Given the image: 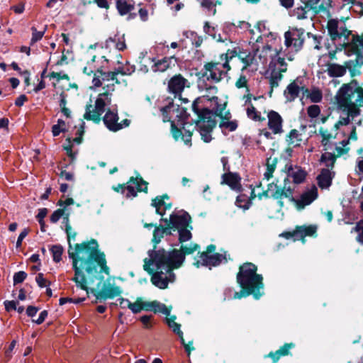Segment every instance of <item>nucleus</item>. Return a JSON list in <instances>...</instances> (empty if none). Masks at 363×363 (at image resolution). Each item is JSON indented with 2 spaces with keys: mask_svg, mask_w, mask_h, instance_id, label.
<instances>
[{
  "mask_svg": "<svg viewBox=\"0 0 363 363\" xmlns=\"http://www.w3.org/2000/svg\"><path fill=\"white\" fill-rule=\"evenodd\" d=\"M32 38L30 40V44L33 45L38 40H41L43 37V35L45 33V31H38L35 28L32 27Z\"/></svg>",
  "mask_w": 363,
  "mask_h": 363,
  "instance_id": "obj_50",
  "label": "nucleus"
},
{
  "mask_svg": "<svg viewBox=\"0 0 363 363\" xmlns=\"http://www.w3.org/2000/svg\"><path fill=\"white\" fill-rule=\"evenodd\" d=\"M71 214L70 208H67V211H65L64 216H62V223L65 225V230L67 233L68 237H69V231L71 230V226L69 223V218Z\"/></svg>",
  "mask_w": 363,
  "mask_h": 363,
  "instance_id": "obj_53",
  "label": "nucleus"
},
{
  "mask_svg": "<svg viewBox=\"0 0 363 363\" xmlns=\"http://www.w3.org/2000/svg\"><path fill=\"white\" fill-rule=\"evenodd\" d=\"M318 197V189L313 186L308 190L303 192L300 199H294V202L298 210L304 208L306 206L311 204Z\"/></svg>",
  "mask_w": 363,
  "mask_h": 363,
  "instance_id": "obj_18",
  "label": "nucleus"
},
{
  "mask_svg": "<svg viewBox=\"0 0 363 363\" xmlns=\"http://www.w3.org/2000/svg\"><path fill=\"white\" fill-rule=\"evenodd\" d=\"M320 113V108L318 105L309 106L307 108V113L311 118H317Z\"/></svg>",
  "mask_w": 363,
  "mask_h": 363,
  "instance_id": "obj_49",
  "label": "nucleus"
},
{
  "mask_svg": "<svg viewBox=\"0 0 363 363\" xmlns=\"http://www.w3.org/2000/svg\"><path fill=\"white\" fill-rule=\"evenodd\" d=\"M91 292L94 294L96 299L106 300L108 298L111 299L120 296L122 293V290L119 286L115 284L104 283L101 289H99L97 291L91 289Z\"/></svg>",
  "mask_w": 363,
  "mask_h": 363,
  "instance_id": "obj_14",
  "label": "nucleus"
},
{
  "mask_svg": "<svg viewBox=\"0 0 363 363\" xmlns=\"http://www.w3.org/2000/svg\"><path fill=\"white\" fill-rule=\"evenodd\" d=\"M101 78L103 82H110L111 83H108L104 86V89L106 88V91L99 94L95 102L94 108H93L91 104L86 105V111L84 115V118L86 120L93 121L95 123L100 122L101 116L105 111V106L111 103L110 92L114 90V84L120 83L116 77V72H101Z\"/></svg>",
  "mask_w": 363,
  "mask_h": 363,
  "instance_id": "obj_8",
  "label": "nucleus"
},
{
  "mask_svg": "<svg viewBox=\"0 0 363 363\" xmlns=\"http://www.w3.org/2000/svg\"><path fill=\"white\" fill-rule=\"evenodd\" d=\"M202 8L206 9L209 15H215L216 13V6L218 1L214 0H198Z\"/></svg>",
  "mask_w": 363,
  "mask_h": 363,
  "instance_id": "obj_39",
  "label": "nucleus"
},
{
  "mask_svg": "<svg viewBox=\"0 0 363 363\" xmlns=\"http://www.w3.org/2000/svg\"><path fill=\"white\" fill-rule=\"evenodd\" d=\"M74 203V200L72 198H68L65 201L60 200L57 203V205L61 207V208H69V206Z\"/></svg>",
  "mask_w": 363,
  "mask_h": 363,
  "instance_id": "obj_61",
  "label": "nucleus"
},
{
  "mask_svg": "<svg viewBox=\"0 0 363 363\" xmlns=\"http://www.w3.org/2000/svg\"><path fill=\"white\" fill-rule=\"evenodd\" d=\"M294 347L293 343H286L279 348L275 352H271L269 354V357L273 359V362H277L281 356L287 355L289 354V351Z\"/></svg>",
  "mask_w": 363,
  "mask_h": 363,
  "instance_id": "obj_35",
  "label": "nucleus"
},
{
  "mask_svg": "<svg viewBox=\"0 0 363 363\" xmlns=\"http://www.w3.org/2000/svg\"><path fill=\"white\" fill-rule=\"evenodd\" d=\"M225 257L220 253H214L208 255V253H201L194 262L196 267L204 266L211 269L212 267L218 266Z\"/></svg>",
  "mask_w": 363,
  "mask_h": 363,
  "instance_id": "obj_15",
  "label": "nucleus"
},
{
  "mask_svg": "<svg viewBox=\"0 0 363 363\" xmlns=\"http://www.w3.org/2000/svg\"><path fill=\"white\" fill-rule=\"evenodd\" d=\"M283 55V48H273L266 45L262 48L259 57L262 64L270 60L269 72L270 73L269 82L272 88L277 87L283 78V73L287 70V64Z\"/></svg>",
  "mask_w": 363,
  "mask_h": 363,
  "instance_id": "obj_6",
  "label": "nucleus"
},
{
  "mask_svg": "<svg viewBox=\"0 0 363 363\" xmlns=\"http://www.w3.org/2000/svg\"><path fill=\"white\" fill-rule=\"evenodd\" d=\"M336 160L335 155L332 152H325L322 155L320 161L327 167L326 169H330L331 171L334 167Z\"/></svg>",
  "mask_w": 363,
  "mask_h": 363,
  "instance_id": "obj_38",
  "label": "nucleus"
},
{
  "mask_svg": "<svg viewBox=\"0 0 363 363\" xmlns=\"http://www.w3.org/2000/svg\"><path fill=\"white\" fill-rule=\"evenodd\" d=\"M206 94H203L201 97H198L196 99L194 100L192 108L194 111L196 113H199V112H201L203 108H200L199 107V104L202 102L203 100L206 99L207 101H216L218 100V97L216 96L217 94V88L213 86H210L206 88Z\"/></svg>",
  "mask_w": 363,
  "mask_h": 363,
  "instance_id": "obj_20",
  "label": "nucleus"
},
{
  "mask_svg": "<svg viewBox=\"0 0 363 363\" xmlns=\"http://www.w3.org/2000/svg\"><path fill=\"white\" fill-rule=\"evenodd\" d=\"M228 53L225 55V62H208L204 65L203 77L214 83L220 82L230 69Z\"/></svg>",
  "mask_w": 363,
  "mask_h": 363,
  "instance_id": "obj_12",
  "label": "nucleus"
},
{
  "mask_svg": "<svg viewBox=\"0 0 363 363\" xmlns=\"http://www.w3.org/2000/svg\"><path fill=\"white\" fill-rule=\"evenodd\" d=\"M65 211H67V208H59L55 211L50 216V221L53 223H57L61 218H62Z\"/></svg>",
  "mask_w": 363,
  "mask_h": 363,
  "instance_id": "obj_52",
  "label": "nucleus"
},
{
  "mask_svg": "<svg viewBox=\"0 0 363 363\" xmlns=\"http://www.w3.org/2000/svg\"><path fill=\"white\" fill-rule=\"evenodd\" d=\"M163 121L171 122V132L173 138L178 140L181 138L184 144L191 146V136L192 132L195 128H197L201 139L205 143H209L212 140L211 132L216 126V121L213 118V113L207 108H203L201 112L196 113L199 118L196 123V125L189 123H182V129H179L174 124V121H172V118H178V121H183L186 118V111L184 108H179V106H176L174 103H169L168 106H166L161 109Z\"/></svg>",
  "mask_w": 363,
  "mask_h": 363,
  "instance_id": "obj_2",
  "label": "nucleus"
},
{
  "mask_svg": "<svg viewBox=\"0 0 363 363\" xmlns=\"http://www.w3.org/2000/svg\"><path fill=\"white\" fill-rule=\"evenodd\" d=\"M35 281L38 284V285L40 287V288H43V287H45L47 286H49L50 285V282H48L43 277V274L42 273H39L36 277H35Z\"/></svg>",
  "mask_w": 363,
  "mask_h": 363,
  "instance_id": "obj_58",
  "label": "nucleus"
},
{
  "mask_svg": "<svg viewBox=\"0 0 363 363\" xmlns=\"http://www.w3.org/2000/svg\"><path fill=\"white\" fill-rule=\"evenodd\" d=\"M221 129H227L229 131H234L238 127V124L235 121H223L219 125Z\"/></svg>",
  "mask_w": 363,
  "mask_h": 363,
  "instance_id": "obj_51",
  "label": "nucleus"
},
{
  "mask_svg": "<svg viewBox=\"0 0 363 363\" xmlns=\"http://www.w3.org/2000/svg\"><path fill=\"white\" fill-rule=\"evenodd\" d=\"M235 86L238 89L245 88L247 94H249V89L247 87V79L244 75H240L235 82Z\"/></svg>",
  "mask_w": 363,
  "mask_h": 363,
  "instance_id": "obj_48",
  "label": "nucleus"
},
{
  "mask_svg": "<svg viewBox=\"0 0 363 363\" xmlns=\"http://www.w3.org/2000/svg\"><path fill=\"white\" fill-rule=\"evenodd\" d=\"M48 210L46 208H40L36 216L38 221H42L46 217Z\"/></svg>",
  "mask_w": 363,
  "mask_h": 363,
  "instance_id": "obj_64",
  "label": "nucleus"
},
{
  "mask_svg": "<svg viewBox=\"0 0 363 363\" xmlns=\"http://www.w3.org/2000/svg\"><path fill=\"white\" fill-rule=\"evenodd\" d=\"M256 196L260 199H262V197L272 196L278 201V203L281 207L284 206V203L282 201L284 198H287L293 202L294 201L293 197V190L289 186L287 187L286 183L283 188H280L276 184L272 182L268 184V187L266 191L257 192V194L255 193V189H253L252 191V197L255 198Z\"/></svg>",
  "mask_w": 363,
  "mask_h": 363,
  "instance_id": "obj_11",
  "label": "nucleus"
},
{
  "mask_svg": "<svg viewBox=\"0 0 363 363\" xmlns=\"http://www.w3.org/2000/svg\"><path fill=\"white\" fill-rule=\"evenodd\" d=\"M318 133L322 138L321 143L324 146L325 150H332L333 143H331V139L333 138V135L328 130L323 128H320L318 130Z\"/></svg>",
  "mask_w": 363,
  "mask_h": 363,
  "instance_id": "obj_34",
  "label": "nucleus"
},
{
  "mask_svg": "<svg viewBox=\"0 0 363 363\" xmlns=\"http://www.w3.org/2000/svg\"><path fill=\"white\" fill-rule=\"evenodd\" d=\"M354 62L352 60L345 62V65L331 64L328 68V73L330 77H342L346 73V69H351Z\"/></svg>",
  "mask_w": 363,
  "mask_h": 363,
  "instance_id": "obj_25",
  "label": "nucleus"
},
{
  "mask_svg": "<svg viewBox=\"0 0 363 363\" xmlns=\"http://www.w3.org/2000/svg\"><path fill=\"white\" fill-rule=\"evenodd\" d=\"M199 248L197 244L189 243L182 245L180 250H150L148 257L144 259L143 269L152 274L151 281L153 285L164 289L167 288L169 283H173L175 280L173 270L182 267L186 255L193 254Z\"/></svg>",
  "mask_w": 363,
  "mask_h": 363,
  "instance_id": "obj_1",
  "label": "nucleus"
},
{
  "mask_svg": "<svg viewBox=\"0 0 363 363\" xmlns=\"http://www.w3.org/2000/svg\"><path fill=\"white\" fill-rule=\"evenodd\" d=\"M183 35L186 38L181 40L180 43L183 45L184 48H187L189 42L196 48L199 47L203 42L202 38L193 31H184Z\"/></svg>",
  "mask_w": 363,
  "mask_h": 363,
  "instance_id": "obj_29",
  "label": "nucleus"
},
{
  "mask_svg": "<svg viewBox=\"0 0 363 363\" xmlns=\"http://www.w3.org/2000/svg\"><path fill=\"white\" fill-rule=\"evenodd\" d=\"M187 80L181 74H177L171 78L168 83L169 91L175 94H179L186 86Z\"/></svg>",
  "mask_w": 363,
  "mask_h": 363,
  "instance_id": "obj_23",
  "label": "nucleus"
},
{
  "mask_svg": "<svg viewBox=\"0 0 363 363\" xmlns=\"http://www.w3.org/2000/svg\"><path fill=\"white\" fill-rule=\"evenodd\" d=\"M327 28L331 40L345 48V54L355 55L356 61L359 62L360 58L363 57V39L358 35H352L351 31L346 28L344 23L336 19H330Z\"/></svg>",
  "mask_w": 363,
  "mask_h": 363,
  "instance_id": "obj_4",
  "label": "nucleus"
},
{
  "mask_svg": "<svg viewBox=\"0 0 363 363\" xmlns=\"http://www.w3.org/2000/svg\"><path fill=\"white\" fill-rule=\"evenodd\" d=\"M116 6L121 16L130 13L135 7L133 0H116Z\"/></svg>",
  "mask_w": 363,
  "mask_h": 363,
  "instance_id": "obj_31",
  "label": "nucleus"
},
{
  "mask_svg": "<svg viewBox=\"0 0 363 363\" xmlns=\"http://www.w3.org/2000/svg\"><path fill=\"white\" fill-rule=\"evenodd\" d=\"M316 227L314 225H309V226H301L298 227L296 232L294 234H291V233H282L281 235L284 236L286 238H290L294 236L298 237L301 236L302 238L305 236H313L316 233Z\"/></svg>",
  "mask_w": 363,
  "mask_h": 363,
  "instance_id": "obj_26",
  "label": "nucleus"
},
{
  "mask_svg": "<svg viewBox=\"0 0 363 363\" xmlns=\"http://www.w3.org/2000/svg\"><path fill=\"white\" fill-rule=\"evenodd\" d=\"M284 39L285 48H283V55L289 61H292L295 54L303 48L305 41V31L301 28H291L284 33Z\"/></svg>",
  "mask_w": 363,
  "mask_h": 363,
  "instance_id": "obj_10",
  "label": "nucleus"
},
{
  "mask_svg": "<svg viewBox=\"0 0 363 363\" xmlns=\"http://www.w3.org/2000/svg\"><path fill=\"white\" fill-rule=\"evenodd\" d=\"M252 98V95L250 94H244L243 99H245V105H247V116L254 120V121H259L260 117L258 114V113L256 111L255 108L251 103V99Z\"/></svg>",
  "mask_w": 363,
  "mask_h": 363,
  "instance_id": "obj_32",
  "label": "nucleus"
},
{
  "mask_svg": "<svg viewBox=\"0 0 363 363\" xmlns=\"http://www.w3.org/2000/svg\"><path fill=\"white\" fill-rule=\"evenodd\" d=\"M274 169H275L274 164H270L267 163V169L264 174V179L269 181L271 178H272Z\"/></svg>",
  "mask_w": 363,
  "mask_h": 363,
  "instance_id": "obj_55",
  "label": "nucleus"
},
{
  "mask_svg": "<svg viewBox=\"0 0 363 363\" xmlns=\"http://www.w3.org/2000/svg\"><path fill=\"white\" fill-rule=\"evenodd\" d=\"M27 277V274L23 271H20L13 275V284H17L23 282Z\"/></svg>",
  "mask_w": 363,
  "mask_h": 363,
  "instance_id": "obj_54",
  "label": "nucleus"
},
{
  "mask_svg": "<svg viewBox=\"0 0 363 363\" xmlns=\"http://www.w3.org/2000/svg\"><path fill=\"white\" fill-rule=\"evenodd\" d=\"M359 232L357 240L363 244V221L359 222L357 225L352 229V232Z\"/></svg>",
  "mask_w": 363,
  "mask_h": 363,
  "instance_id": "obj_56",
  "label": "nucleus"
},
{
  "mask_svg": "<svg viewBox=\"0 0 363 363\" xmlns=\"http://www.w3.org/2000/svg\"><path fill=\"white\" fill-rule=\"evenodd\" d=\"M286 141L289 145L296 147L300 145L301 141V135L297 130H291L287 135Z\"/></svg>",
  "mask_w": 363,
  "mask_h": 363,
  "instance_id": "obj_37",
  "label": "nucleus"
},
{
  "mask_svg": "<svg viewBox=\"0 0 363 363\" xmlns=\"http://www.w3.org/2000/svg\"><path fill=\"white\" fill-rule=\"evenodd\" d=\"M99 245L95 240L89 242H84L82 244H77L74 250L69 244V257L72 259V265L74 270V277L72 280L76 283L77 287L86 291V279L81 268L84 269L89 274L95 272L97 265L101 268V271L108 274V267L106 266L105 255L98 250Z\"/></svg>",
  "mask_w": 363,
  "mask_h": 363,
  "instance_id": "obj_3",
  "label": "nucleus"
},
{
  "mask_svg": "<svg viewBox=\"0 0 363 363\" xmlns=\"http://www.w3.org/2000/svg\"><path fill=\"white\" fill-rule=\"evenodd\" d=\"M268 125L274 134L282 132V118L276 111H271L268 113Z\"/></svg>",
  "mask_w": 363,
  "mask_h": 363,
  "instance_id": "obj_24",
  "label": "nucleus"
},
{
  "mask_svg": "<svg viewBox=\"0 0 363 363\" xmlns=\"http://www.w3.org/2000/svg\"><path fill=\"white\" fill-rule=\"evenodd\" d=\"M269 30H267L264 23L258 22L254 28L250 30V43H252V48L255 52H258L259 47L255 44L259 43L262 37L267 35Z\"/></svg>",
  "mask_w": 363,
  "mask_h": 363,
  "instance_id": "obj_17",
  "label": "nucleus"
},
{
  "mask_svg": "<svg viewBox=\"0 0 363 363\" xmlns=\"http://www.w3.org/2000/svg\"><path fill=\"white\" fill-rule=\"evenodd\" d=\"M168 199L167 195L162 196H157L152 201V206L156 209L157 213L163 216L166 210H169L172 208L171 203H166L164 199Z\"/></svg>",
  "mask_w": 363,
  "mask_h": 363,
  "instance_id": "obj_30",
  "label": "nucleus"
},
{
  "mask_svg": "<svg viewBox=\"0 0 363 363\" xmlns=\"http://www.w3.org/2000/svg\"><path fill=\"white\" fill-rule=\"evenodd\" d=\"M349 144V140H343L339 143L333 144V149L334 148V154L335 157H340L345 154H347L350 150L347 147Z\"/></svg>",
  "mask_w": 363,
  "mask_h": 363,
  "instance_id": "obj_36",
  "label": "nucleus"
},
{
  "mask_svg": "<svg viewBox=\"0 0 363 363\" xmlns=\"http://www.w3.org/2000/svg\"><path fill=\"white\" fill-rule=\"evenodd\" d=\"M103 121L106 126L112 131H118L123 128L128 126L130 124V121L128 119H124L121 123H118V116L117 113L114 111L110 110L106 113Z\"/></svg>",
  "mask_w": 363,
  "mask_h": 363,
  "instance_id": "obj_16",
  "label": "nucleus"
},
{
  "mask_svg": "<svg viewBox=\"0 0 363 363\" xmlns=\"http://www.w3.org/2000/svg\"><path fill=\"white\" fill-rule=\"evenodd\" d=\"M331 3L332 0H308L306 8L311 9V11L315 14L319 13L328 14Z\"/></svg>",
  "mask_w": 363,
  "mask_h": 363,
  "instance_id": "obj_19",
  "label": "nucleus"
},
{
  "mask_svg": "<svg viewBox=\"0 0 363 363\" xmlns=\"http://www.w3.org/2000/svg\"><path fill=\"white\" fill-rule=\"evenodd\" d=\"M117 192H121L125 194L126 197H135L138 191H147V183L144 182L142 178L131 177L127 183V186L119 184L114 188Z\"/></svg>",
  "mask_w": 363,
  "mask_h": 363,
  "instance_id": "obj_13",
  "label": "nucleus"
},
{
  "mask_svg": "<svg viewBox=\"0 0 363 363\" xmlns=\"http://www.w3.org/2000/svg\"><path fill=\"white\" fill-rule=\"evenodd\" d=\"M228 53L229 54L228 59H231L235 55L238 56V59L244 64V66L242 69V70L245 69L248 66L254 65L256 62V53L252 54L248 51H239V52L237 53L235 50L231 52L230 53Z\"/></svg>",
  "mask_w": 363,
  "mask_h": 363,
  "instance_id": "obj_22",
  "label": "nucleus"
},
{
  "mask_svg": "<svg viewBox=\"0 0 363 363\" xmlns=\"http://www.w3.org/2000/svg\"><path fill=\"white\" fill-rule=\"evenodd\" d=\"M129 309L133 313H138L142 311L141 298H138L135 302L131 303Z\"/></svg>",
  "mask_w": 363,
  "mask_h": 363,
  "instance_id": "obj_57",
  "label": "nucleus"
},
{
  "mask_svg": "<svg viewBox=\"0 0 363 363\" xmlns=\"http://www.w3.org/2000/svg\"><path fill=\"white\" fill-rule=\"evenodd\" d=\"M303 90V86L298 79H296L290 83L284 91V95L288 101H294L298 96L301 91Z\"/></svg>",
  "mask_w": 363,
  "mask_h": 363,
  "instance_id": "obj_21",
  "label": "nucleus"
},
{
  "mask_svg": "<svg viewBox=\"0 0 363 363\" xmlns=\"http://www.w3.org/2000/svg\"><path fill=\"white\" fill-rule=\"evenodd\" d=\"M233 26H235L237 28H240L243 30H250V24L246 21H238V24L233 23Z\"/></svg>",
  "mask_w": 363,
  "mask_h": 363,
  "instance_id": "obj_63",
  "label": "nucleus"
},
{
  "mask_svg": "<svg viewBox=\"0 0 363 363\" xmlns=\"http://www.w3.org/2000/svg\"><path fill=\"white\" fill-rule=\"evenodd\" d=\"M307 97L313 103H319L322 101L323 93L318 88L313 87L308 91Z\"/></svg>",
  "mask_w": 363,
  "mask_h": 363,
  "instance_id": "obj_41",
  "label": "nucleus"
},
{
  "mask_svg": "<svg viewBox=\"0 0 363 363\" xmlns=\"http://www.w3.org/2000/svg\"><path fill=\"white\" fill-rule=\"evenodd\" d=\"M176 316L172 315L169 318H167V323L170 328L173 330L174 333L177 335H181L182 330H180L181 325L175 322Z\"/></svg>",
  "mask_w": 363,
  "mask_h": 363,
  "instance_id": "obj_44",
  "label": "nucleus"
},
{
  "mask_svg": "<svg viewBox=\"0 0 363 363\" xmlns=\"http://www.w3.org/2000/svg\"><path fill=\"white\" fill-rule=\"evenodd\" d=\"M222 184H228L232 189L238 190L240 189L239 179L235 174L231 172L224 174L222 176Z\"/></svg>",
  "mask_w": 363,
  "mask_h": 363,
  "instance_id": "obj_33",
  "label": "nucleus"
},
{
  "mask_svg": "<svg viewBox=\"0 0 363 363\" xmlns=\"http://www.w3.org/2000/svg\"><path fill=\"white\" fill-rule=\"evenodd\" d=\"M162 222L164 223V226H155L153 232L152 242L158 244L164 235H171L172 230H177L179 233V240L180 243L189 241L191 239V217L186 212L180 211L173 213L170 215L169 220L162 218Z\"/></svg>",
  "mask_w": 363,
  "mask_h": 363,
  "instance_id": "obj_5",
  "label": "nucleus"
},
{
  "mask_svg": "<svg viewBox=\"0 0 363 363\" xmlns=\"http://www.w3.org/2000/svg\"><path fill=\"white\" fill-rule=\"evenodd\" d=\"M250 294L252 295V292H251V290H241L239 292H235L233 295V298L235 299H240L242 297H246L249 296Z\"/></svg>",
  "mask_w": 363,
  "mask_h": 363,
  "instance_id": "obj_60",
  "label": "nucleus"
},
{
  "mask_svg": "<svg viewBox=\"0 0 363 363\" xmlns=\"http://www.w3.org/2000/svg\"><path fill=\"white\" fill-rule=\"evenodd\" d=\"M336 100L340 107L349 111L350 116H358L360 107L363 106V87L355 80L344 84L336 94Z\"/></svg>",
  "mask_w": 363,
  "mask_h": 363,
  "instance_id": "obj_7",
  "label": "nucleus"
},
{
  "mask_svg": "<svg viewBox=\"0 0 363 363\" xmlns=\"http://www.w3.org/2000/svg\"><path fill=\"white\" fill-rule=\"evenodd\" d=\"M169 67V60L167 58H163L162 60H158L155 62L152 67V69L154 72H164Z\"/></svg>",
  "mask_w": 363,
  "mask_h": 363,
  "instance_id": "obj_40",
  "label": "nucleus"
},
{
  "mask_svg": "<svg viewBox=\"0 0 363 363\" xmlns=\"http://www.w3.org/2000/svg\"><path fill=\"white\" fill-rule=\"evenodd\" d=\"M288 177L292 179L294 183L301 184L306 179V173L300 167L289 166L287 171Z\"/></svg>",
  "mask_w": 363,
  "mask_h": 363,
  "instance_id": "obj_27",
  "label": "nucleus"
},
{
  "mask_svg": "<svg viewBox=\"0 0 363 363\" xmlns=\"http://www.w3.org/2000/svg\"><path fill=\"white\" fill-rule=\"evenodd\" d=\"M50 251L52 255L53 260L55 262H59L62 259L63 247L60 245H55L51 247Z\"/></svg>",
  "mask_w": 363,
  "mask_h": 363,
  "instance_id": "obj_43",
  "label": "nucleus"
},
{
  "mask_svg": "<svg viewBox=\"0 0 363 363\" xmlns=\"http://www.w3.org/2000/svg\"><path fill=\"white\" fill-rule=\"evenodd\" d=\"M334 175L335 172L330 169H323L317 177L319 186L322 189L328 188L331 185Z\"/></svg>",
  "mask_w": 363,
  "mask_h": 363,
  "instance_id": "obj_28",
  "label": "nucleus"
},
{
  "mask_svg": "<svg viewBox=\"0 0 363 363\" xmlns=\"http://www.w3.org/2000/svg\"><path fill=\"white\" fill-rule=\"evenodd\" d=\"M141 306L142 310L145 311H153V308L155 307V301L151 302L143 301L141 300Z\"/></svg>",
  "mask_w": 363,
  "mask_h": 363,
  "instance_id": "obj_62",
  "label": "nucleus"
},
{
  "mask_svg": "<svg viewBox=\"0 0 363 363\" xmlns=\"http://www.w3.org/2000/svg\"><path fill=\"white\" fill-rule=\"evenodd\" d=\"M257 266L252 263H245L240 267L237 275L238 284L245 290H251L255 299H259L264 294L263 278L257 274Z\"/></svg>",
  "mask_w": 363,
  "mask_h": 363,
  "instance_id": "obj_9",
  "label": "nucleus"
},
{
  "mask_svg": "<svg viewBox=\"0 0 363 363\" xmlns=\"http://www.w3.org/2000/svg\"><path fill=\"white\" fill-rule=\"evenodd\" d=\"M65 123L63 120L59 119L57 123L52 127V133L53 136H57L65 130Z\"/></svg>",
  "mask_w": 363,
  "mask_h": 363,
  "instance_id": "obj_45",
  "label": "nucleus"
},
{
  "mask_svg": "<svg viewBox=\"0 0 363 363\" xmlns=\"http://www.w3.org/2000/svg\"><path fill=\"white\" fill-rule=\"evenodd\" d=\"M347 116L341 117L339 121L335 124V126L347 125L350 120H354L356 116H352L349 114V111L347 110Z\"/></svg>",
  "mask_w": 363,
  "mask_h": 363,
  "instance_id": "obj_59",
  "label": "nucleus"
},
{
  "mask_svg": "<svg viewBox=\"0 0 363 363\" xmlns=\"http://www.w3.org/2000/svg\"><path fill=\"white\" fill-rule=\"evenodd\" d=\"M172 307H167L164 303L155 301V307L153 311L155 313H161L167 316L170 315Z\"/></svg>",
  "mask_w": 363,
  "mask_h": 363,
  "instance_id": "obj_42",
  "label": "nucleus"
},
{
  "mask_svg": "<svg viewBox=\"0 0 363 363\" xmlns=\"http://www.w3.org/2000/svg\"><path fill=\"white\" fill-rule=\"evenodd\" d=\"M349 9L351 12L356 13L359 16L363 15V4L360 1H356L354 4H350Z\"/></svg>",
  "mask_w": 363,
  "mask_h": 363,
  "instance_id": "obj_47",
  "label": "nucleus"
},
{
  "mask_svg": "<svg viewBox=\"0 0 363 363\" xmlns=\"http://www.w3.org/2000/svg\"><path fill=\"white\" fill-rule=\"evenodd\" d=\"M311 11V9L309 8H306V4L304 6H300L296 8L294 10V14L296 16L298 19H305L306 18L308 12Z\"/></svg>",
  "mask_w": 363,
  "mask_h": 363,
  "instance_id": "obj_46",
  "label": "nucleus"
}]
</instances>
